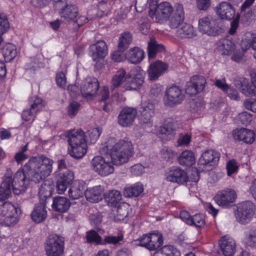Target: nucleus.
I'll return each mask as SVG.
<instances>
[{"label":"nucleus","mask_w":256,"mask_h":256,"mask_svg":"<svg viewBox=\"0 0 256 256\" xmlns=\"http://www.w3.org/2000/svg\"><path fill=\"white\" fill-rule=\"evenodd\" d=\"M242 242L246 248H256V227L250 228L244 232Z\"/></svg>","instance_id":"nucleus-28"},{"label":"nucleus","mask_w":256,"mask_h":256,"mask_svg":"<svg viewBox=\"0 0 256 256\" xmlns=\"http://www.w3.org/2000/svg\"><path fill=\"white\" fill-rule=\"evenodd\" d=\"M148 56L149 59L154 58L158 52H162L164 50V46L158 44L154 38H151L148 42Z\"/></svg>","instance_id":"nucleus-36"},{"label":"nucleus","mask_w":256,"mask_h":256,"mask_svg":"<svg viewBox=\"0 0 256 256\" xmlns=\"http://www.w3.org/2000/svg\"><path fill=\"white\" fill-rule=\"evenodd\" d=\"M71 203L66 197L56 196L53 198L52 204V209L60 213L66 212L70 208Z\"/></svg>","instance_id":"nucleus-24"},{"label":"nucleus","mask_w":256,"mask_h":256,"mask_svg":"<svg viewBox=\"0 0 256 256\" xmlns=\"http://www.w3.org/2000/svg\"><path fill=\"white\" fill-rule=\"evenodd\" d=\"M124 240V235L122 233H118L116 236H106L103 240L102 245L113 244L116 245Z\"/></svg>","instance_id":"nucleus-47"},{"label":"nucleus","mask_w":256,"mask_h":256,"mask_svg":"<svg viewBox=\"0 0 256 256\" xmlns=\"http://www.w3.org/2000/svg\"><path fill=\"white\" fill-rule=\"evenodd\" d=\"M206 83V80L203 76H194L186 83V92L190 96L200 93L204 90Z\"/></svg>","instance_id":"nucleus-15"},{"label":"nucleus","mask_w":256,"mask_h":256,"mask_svg":"<svg viewBox=\"0 0 256 256\" xmlns=\"http://www.w3.org/2000/svg\"><path fill=\"white\" fill-rule=\"evenodd\" d=\"M126 58L132 64H138L144 58V52L138 47L130 48L126 53Z\"/></svg>","instance_id":"nucleus-30"},{"label":"nucleus","mask_w":256,"mask_h":256,"mask_svg":"<svg viewBox=\"0 0 256 256\" xmlns=\"http://www.w3.org/2000/svg\"><path fill=\"white\" fill-rule=\"evenodd\" d=\"M68 140L71 148L69 154L76 158H82L87 152V143L84 132L81 130H72L68 132Z\"/></svg>","instance_id":"nucleus-3"},{"label":"nucleus","mask_w":256,"mask_h":256,"mask_svg":"<svg viewBox=\"0 0 256 256\" xmlns=\"http://www.w3.org/2000/svg\"><path fill=\"white\" fill-rule=\"evenodd\" d=\"M218 50L222 55H229L235 48L234 42L228 39H224L218 43Z\"/></svg>","instance_id":"nucleus-31"},{"label":"nucleus","mask_w":256,"mask_h":256,"mask_svg":"<svg viewBox=\"0 0 256 256\" xmlns=\"http://www.w3.org/2000/svg\"><path fill=\"white\" fill-rule=\"evenodd\" d=\"M104 189L100 185L88 188L84 194L88 200L91 202H98L102 198Z\"/></svg>","instance_id":"nucleus-25"},{"label":"nucleus","mask_w":256,"mask_h":256,"mask_svg":"<svg viewBox=\"0 0 256 256\" xmlns=\"http://www.w3.org/2000/svg\"><path fill=\"white\" fill-rule=\"evenodd\" d=\"M44 247L47 256H62L64 252V238L57 235H50L46 240Z\"/></svg>","instance_id":"nucleus-7"},{"label":"nucleus","mask_w":256,"mask_h":256,"mask_svg":"<svg viewBox=\"0 0 256 256\" xmlns=\"http://www.w3.org/2000/svg\"><path fill=\"white\" fill-rule=\"evenodd\" d=\"M250 17H236L232 20L230 22V28L228 30V33L230 35L234 34L238 26V24L240 22L244 26L249 25L250 23Z\"/></svg>","instance_id":"nucleus-42"},{"label":"nucleus","mask_w":256,"mask_h":256,"mask_svg":"<svg viewBox=\"0 0 256 256\" xmlns=\"http://www.w3.org/2000/svg\"><path fill=\"white\" fill-rule=\"evenodd\" d=\"M163 244V238L162 234L158 232L150 233V240L148 244V249L150 250H156Z\"/></svg>","instance_id":"nucleus-38"},{"label":"nucleus","mask_w":256,"mask_h":256,"mask_svg":"<svg viewBox=\"0 0 256 256\" xmlns=\"http://www.w3.org/2000/svg\"><path fill=\"white\" fill-rule=\"evenodd\" d=\"M2 54L6 62H10L17 54L16 46L10 43L6 44L2 49Z\"/></svg>","instance_id":"nucleus-40"},{"label":"nucleus","mask_w":256,"mask_h":256,"mask_svg":"<svg viewBox=\"0 0 256 256\" xmlns=\"http://www.w3.org/2000/svg\"><path fill=\"white\" fill-rule=\"evenodd\" d=\"M80 107V104L76 102H71L68 106L67 112L70 118L74 117L78 113Z\"/></svg>","instance_id":"nucleus-55"},{"label":"nucleus","mask_w":256,"mask_h":256,"mask_svg":"<svg viewBox=\"0 0 256 256\" xmlns=\"http://www.w3.org/2000/svg\"><path fill=\"white\" fill-rule=\"evenodd\" d=\"M176 34L182 38H190L196 36V31L192 24L184 22L176 30Z\"/></svg>","instance_id":"nucleus-27"},{"label":"nucleus","mask_w":256,"mask_h":256,"mask_svg":"<svg viewBox=\"0 0 256 256\" xmlns=\"http://www.w3.org/2000/svg\"><path fill=\"white\" fill-rule=\"evenodd\" d=\"M92 50L90 56L94 62L104 58L108 54L106 43L104 40H98L90 46Z\"/></svg>","instance_id":"nucleus-20"},{"label":"nucleus","mask_w":256,"mask_h":256,"mask_svg":"<svg viewBox=\"0 0 256 256\" xmlns=\"http://www.w3.org/2000/svg\"><path fill=\"white\" fill-rule=\"evenodd\" d=\"M128 212L125 208L118 206L117 209V214L114 217L116 221H120L124 220L127 216Z\"/></svg>","instance_id":"nucleus-63"},{"label":"nucleus","mask_w":256,"mask_h":256,"mask_svg":"<svg viewBox=\"0 0 256 256\" xmlns=\"http://www.w3.org/2000/svg\"><path fill=\"white\" fill-rule=\"evenodd\" d=\"M191 140V136L188 134H180L178 139V146H187Z\"/></svg>","instance_id":"nucleus-62"},{"label":"nucleus","mask_w":256,"mask_h":256,"mask_svg":"<svg viewBox=\"0 0 256 256\" xmlns=\"http://www.w3.org/2000/svg\"><path fill=\"white\" fill-rule=\"evenodd\" d=\"M205 220L204 216L200 214H196L192 218V223L190 226H194L197 228H202L204 226Z\"/></svg>","instance_id":"nucleus-54"},{"label":"nucleus","mask_w":256,"mask_h":256,"mask_svg":"<svg viewBox=\"0 0 256 256\" xmlns=\"http://www.w3.org/2000/svg\"><path fill=\"white\" fill-rule=\"evenodd\" d=\"M59 14L63 16H77L78 10L74 5H66V2L62 7H60L57 10Z\"/></svg>","instance_id":"nucleus-43"},{"label":"nucleus","mask_w":256,"mask_h":256,"mask_svg":"<svg viewBox=\"0 0 256 256\" xmlns=\"http://www.w3.org/2000/svg\"><path fill=\"white\" fill-rule=\"evenodd\" d=\"M168 25L171 28L178 29L184 22V17H168Z\"/></svg>","instance_id":"nucleus-53"},{"label":"nucleus","mask_w":256,"mask_h":256,"mask_svg":"<svg viewBox=\"0 0 256 256\" xmlns=\"http://www.w3.org/2000/svg\"><path fill=\"white\" fill-rule=\"evenodd\" d=\"M104 198L108 206L115 207L122 200V194L118 190H112L104 194Z\"/></svg>","instance_id":"nucleus-35"},{"label":"nucleus","mask_w":256,"mask_h":256,"mask_svg":"<svg viewBox=\"0 0 256 256\" xmlns=\"http://www.w3.org/2000/svg\"><path fill=\"white\" fill-rule=\"evenodd\" d=\"M176 126L170 120H168L162 126L160 127L159 132L167 136H173L175 134Z\"/></svg>","instance_id":"nucleus-46"},{"label":"nucleus","mask_w":256,"mask_h":256,"mask_svg":"<svg viewBox=\"0 0 256 256\" xmlns=\"http://www.w3.org/2000/svg\"><path fill=\"white\" fill-rule=\"evenodd\" d=\"M86 238L88 244L102 245V236L94 230H90L86 232Z\"/></svg>","instance_id":"nucleus-44"},{"label":"nucleus","mask_w":256,"mask_h":256,"mask_svg":"<svg viewBox=\"0 0 256 256\" xmlns=\"http://www.w3.org/2000/svg\"><path fill=\"white\" fill-rule=\"evenodd\" d=\"M138 114L137 110L132 107H126L122 109L118 116V122L124 128L132 125Z\"/></svg>","instance_id":"nucleus-17"},{"label":"nucleus","mask_w":256,"mask_h":256,"mask_svg":"<svg viewBox=\"0 0 256 256\" xmlns=\"http://www.w3.org/2000/svg\"><path fill=\"white\" fill-rule=\"evenodd\" d=\"M215 11L219 16H234L235 10L228 2H222L215 8Z\"/></svg>","instance_id":"nucleus-32"},{"label":"nucleus","mask_w":256,"mask_h":256,"mask_svg":"<svg viewBox=\"0 0 256 256\" xmlns=\"http://www.w3.org/2000/svg\"><path fill=\"white\" fill-rule=\"evenodd\" d=\"M154 110L155 106L152 102L149 100L142 102L138 108V112L140 114V120L144 124H152Z\"/></svg>","instance_id":"nucleus-19"},{"label":"nucleus","mask_w":256,"mask_h":256,"mask_svg":"<svg viewBox=\"0 0 256 256\" xmlns=\"http://www.w3.org/2000/svg\"><path fill=\"white\" fill-rule=\"evenodd\" d=\"M102 216L100 212L90 214L89 220L92 226L97 227L102 222Z\"/></svg>","instance_id":"nucleus-56"},{"label":"nucleus","mask_w":256,"mask_h":256,"mask_svg":"<svg viewBox=\"0 0 256 256\" xmlns=\"http://www.w3.org/2000/svg\"><path fill=\"white\" fill-rule=\"evenodd\" d=\"M238 168V162L232 159L230 160L226 164L227 174L230 176L232 174L236 172Z\"/></svg>","instance_id":"nucleus-57"},{"label":"nucleus","mask_w":256,"mask_h":256,"mask_svg":"<svg viewBox=\"0 0 256 256\" xmlns=\"http://www.w3.org/2000/svg\"><path fill=\"white\" fill-rule=\"evenodd\" d=\"M42 66V63L38 62L36 58H34L29 62H27L24 68L26 70L35 72L39 70Z\"/></svg>","instance_id":"nucleus-51"},{"label":"nucleus","mask_w":256,"mask_h":256,"mask_svg":"<svg viewBox=\"0 0 256 256\" xmlns=\"http://www.w3.org/2000/svg\"><path fill=\"white\" fill-rule=\"evenodd\" d=\"M254 35L250 32H246L241 42V48L244 51H246L250 47L252 48Z\"/></svg>","instance_id":"nucleus-48"},{"label":"nucleus","mask_w":256,"mask_h":256,"mask_svg":"<svg viewBox=\"0 0 256 256\" xmlns=\"http://www.w3.org/2000/svg\"><path fill=\"white\" fill-rule=\"evenodd\" d=\"M224 17H202L198 20V30L202 34L215 36L224 32Z\"/></svg>","instance_id":"nucleus-4"},{"label":"nucleus","mask_w":256,"mask_h":256,"mask_svg":"<svg viewBox=\"0 0 256 256\" xmlns=\"http://www.w3.org/2000/svg\"><path fill=\"white\" fill-rule=\"evenodd\" d=\"M56 80L57 85L62 88H64L66 83V78L64 73L62 72L56 74Z\"/></svg>","instance_id":"nucleus-59"},{"label":"nucleus","mask_w":256,"mask_h":256,"mask_svg":"<svg viewBox=\"0 0 256 256\" xmlns=\"http://www.w3.org/2000/svg\"><path fill=\"white\" fill-rule=\"evenodd\" d=\"M168 64L160 60H156L151 64L148 70V76L150 80L158 79L167 70Z\"/></svg>","instance_id":"nucleus-21"},{"label":"nucleus","mask_w":256,"mask_h":256,"mask_svg":"<svg viewBox=\"0 0 256 256\" xmlns=\"http://www.w3.org/2000/svg\"><path fill=\"white\" fill-rule=\"evenodd\" d=\"M144 167L140 164H136L130 168V172L134 176H140L144 172Z\"/></svg>","instance_id":"nucleus-64"},{"label":"nucleus","mask_w":256,"mask_h":256,"mask_svg":"<svg viewBox=\"0 0 256 256\" xmlns=\"http://www.w3.org/2000/svg\"><path fill=\"white\" fill-rule=\"evenodd\" d=\"M144 80V72L140 68H136V70L132 71L130 76H128L123 88L126 90H136L142 86Z\"/></svg>","instance_id":"nucleus-12"},{"label":"nucleus","mask_w":256,"mask_h":256,"mask_svg":"<svg viewBox=\"0 0 256 256\" xmlns=\"http://www.w3.org/2000/svg\"><path fill=\"white\" fill-rule=\"evenodd\" d=\"M132 40V36L128 32L121 34L118 44V49L120 52H124L128 48Z\"/></svg>","instance_id":"nucleus-45"},{"label":"nucleus","mask_w":256,"mask_h":256,"mask_svg":"<svg viewBox=\"0 0 256 256\" xmlns=\"http://www.w3.org/2000/svg\"><path fill=\"white\" fill-rule=\"evenodd\" d=\"M179 164L183 166H192L196 162L194 154L190 150L182 152L178 158Z\"/></svg>","instance_id":"nucleus-33"},{"label":"nucleus","mask_w":256,"mask_h":256,"mask_svg":"<svg viewBox=\"0 0 256 256\" xmlns=\"http://www.w3.org/2000/svg\"><path fill=\"white\" fill-rule=\"evenodd\" d=\"M20 210L10 202H4L0 206V224L12 227L16 225L20 218Z\"/></svg>","instance_id":"nucleus-5"},{"label":"nucleus","mask_w":256,"mask_h":256,"mask_svg":"<svg viewBox=\"0 0 256 256\" xmlns=\"http://www.w3.org/2000/svg\"><path fill=\"white\" fill-rule=\"evenodd\" d=\"M233 137L235 140L242 141L246 144H252L254 140V134L246 128L236 130L233 132Z\"/></svg>","instance_id":"nucleus-23"},{"label":"nucleus","mask_w":256,"mask_h":256,"mask_svg":"<svg viewBox=\"0 0 256 256\" xmlns=\"http://www.w3.org/2000/svg\"><path fill=\"white\" fill-rule=\"evenodd\" d=\"M85 191L84 184L83 182L75 180L70 188L68 193L70 198L77 200L82 197Z\"/></svg>","instance_id":"nucleus-26"},{"label":"nucleus","mask_w":256,"mask_h":256,"mask_svg":"<svg viewBox=\"0 0 256 256\" xmlns=\"http://www.w3.org/2000/svg\"><path fill=\"white\" fill-rule=\"evenodd\" d=\"M150 16L163 15L169 16L173 11L172 5L167 2H164L157 4L156 1L152 0L150 2Z\"/></svg>","instance_id":"nucleus-18"},{"label":"nucleus","mask_w":256,"mask_h":256,"mask_svg":"<svg viewBox=\"0 0 256 256\" xmlns=\"http://www.w3.org/2000/svg\"><path fill=\"white\" fill-rule=\"evenodd\" d=\"M204 104L200 98L192 99L190 102V110L194 113L202 111L204 108Z\"/></svg>","instance_id":"nucleus-49"},{"label":"nucleus","mask_w":256,"mask_h":256,"mask_svg":"<svg viewBox=\"0 0 256 256\" xmlns=\"http://www.w3.org/2000/svg\"><path fill=\"white\" fill-rule=\"evenodd\" d=\"M245 108L256 113V99L248 98L244 102Z\"/></svg>","instance_id":"nucleus-61"},{"label":"nucleus","mask_w":256,"mask_h":256,"mask_svg":"<svg viewBox=\"0 0 256 256\" xmlns=\"http://www.w3.org/2000/svg\"><path fill=\"white\" fill-rule=\"evenodd\" d=\"M236 196L234 190L228 188L218 192L214 196V200L219 206L228 208L235 202Z\"/></svg>","instance_id":"nucleus-13"},{"label":"nucleus","mask_w":256,"mask_h":256,"mask_svg":"<svg viewBox=\"0 0 256 256\" xmlns=\"http://www.w3.org/2000/svg\"><path fill=\"white\" fill-rule=\"evenodd\" d=\"M165 178L168 182L179 184H186L188 180L186 172L177 166H172L167 170L165 172Z\"/></svg>","instance_id":"nucleus-14"},{"label":"nucleus","mask_w":256,"mask_h":256,"mask_svg":"<svg viewBox=\"0 0 256 256\" xmlns=\"http://www.w3.org/2000/svg\"><path fill=\"white\" fill-rule=\"evenodd\" d=\"M127 78L126 71L122 68L120 69L112 78L111 80L112 88H115L120 86H122L123 87Z\"/></svg>","instance_id":"nucleus-37"},{"label":"nucleus","mask_w":256,"mask_h":256,"mask_svg":"<svg viewBox=\"0 0 256 256\" xmlns=\"http://www.w3.org/2000/svg\"><path fill=\"white\" fill-rule=\"evenodd\" d=\"M256 206L250 201H246L239 204L234 212L236 220L240 224H249L256 214Z\"/></svg>","instance_id":"nucleus-6"},{"label":"nucleus","mask_w":256,"mask_h":256,"mask_svg":"<svg viewBox=\"0 0 256 256\" xmlns=\"http://www.w3.org/2000/svg\"><path fill=\"white\" fill-rule=\"evenodd\" d=\"M53 186L49 182H46L42 184L39 188L38 196L40 198L43 200L42 203L46 204L47 200L52 195Z\"/></svg>","instance_id":"nucleus-34"},{"label":"nucleus","mask_w":256,"mask_h":256,"mask_svg":"<svg viewBox=\"0 0 256 256\" xmlns=\"http://www.w3.org/2000/svg\"><path fill=\"white\" fill-rule=\"evenodd\" d=\"M132 145L128 140H118L110 138L100 146L102 154H109L114 165L120 166L127 162L132 155Z\"/></svg>","instance_id":"nucleus-2"},{"label":"nucleus","mask_w":256,"mask_h":256,"mask_svg":"<svg viewBox=\"0 0 256 256\" xmlns=\"http://www.w3.org/2000/svg\"><path fill=\"white\" fill-rule=\"evenodd\" d=\"M30 102V108L26 109L22 112V118L24 121L32 123L35 119L37 112L44 108V104L42 100L38 96L31 98Z\"/></svg>","instance_id":"nucleus-11"},{"label":"nucleus","mask_w":256,"mask_h":256,"mask_svg":"<svg viewBox=\"0 0 256 256\" xmlns=\"http://www.w3.org/2000/svg\"><path fill=\"white\" fill-rule=\"evenodd\" d=\"M220 246L224 256H232L236 251L234 240L228 236H223L220 241Z\"/></svg>","instance_id":"nucleus-22"},{"label":"nucleus","mask_w":256,"mask_h":256,"mask_svg":"<svg viewBox=\"0 0 256 256\" xmlns=\"http://www.w3.org/2000/svg\"><path fill=\"white\" fill-rule=\"evenodd\" d=\"M88 134L90 140V142L95 143L98 139L101 134V131L98 128H93L88 130Z\"/></svg>","instance_id":"nucleus-58"},{"label":"nucleus","mask_w":256,"mask_h":256,"mask_svg":"<svg viewBox=\"0 0 256 256\" xmlns=\"http://www.w3.org/2000/svg\"><path fill=\"white\" fill-rule=\"evenodd\" d=\"M184 94L179 86L172 85L167 87L164 91L163 102L165 106L173 108L182 102Z\"/></svg>","instance_id":"nucleus-8"},{"label":"nucleus","mask_w":256,"mask_h":256,"mask_svg":"<svg viewBox=\"0 0 256 256\" xmlns=\"http://www.w3.org/2000/svg\"><path fill=\"white\" fill-rule=\"evenodd\" d=\"M180 252L171 245L164 246L156 252L154 256H180Z\"/></svg>","instance_id":"nucleus-41"},{"label":"nucleus","mask_w":256,"mask_h":256,"mask_svg":"<svg viewBox=\"0 0 256 256\" xmlns=\"http://www.w3.org/2000/svg\"><path fill=\"white\" fill-rule=\"evenodd\" d=\"M52 160L42 154L31 157L12 176V172L8 170L0 186V201H4L12 196V191L16 195L24 192L30 181L39 183L52 172Z\"/></svg>","instance_id":"nucleus-1"},{"label":"nucleus","mask_w":256,"mask_h":256,"mask_svg":"<svg viewBox=\"0 0 256 256\" xmlns=\"http://www.w3.org/2000/svg\"><path fill=\"white\" fill-rule=\"evenodd\" d=\"M219 152L212 150L204 152L198 160V168L201 172H207L213 168L220 160Z\"/></svg>","instance_id":"nucleus-10"},{"label":"nucleus","mask_w":256,"mask_h":256,"mask_svg":"<svg viewBox=\"0 0 256 256\" xmlns=\"http://www.w3.org/2000/svg\"><path fill=\"white\" fill-rule=\"evenodd\" d=\"M74 179V174L73 172L70 170H66L62 173L60 174V176L58 180L64 182V183L70 184Z\"/></svg>","instance_id":"nucleus-52"},{"label":"nucleus","mask_w":256,"mask_h":256,"mask_svg":"<svg viewBox=\"0 0 256 256\" xmlns=\"http://www.w3.org/2000/svg\"><path fill=\"white\" fill-rule=\"evenodd\" d=\"M144 191L142 184L137 182L132 186L126 188L124 190V195L127 198L137 197Z\"/></svg>","instance_id":"nucleus-39"},{"label":"nucleus","mask_w":256,"mask_h":256,"mask_svg":"<svg viewBox=\"0 0 256 256\" xmlns=\"http://www.w3.org/2000/svg\"><path fill=\"white\" fill-rule=\"evenodd\" d=\"M44 203L36 205L32 212L31 214L32 220L36 223H40L44 221L46 218L47 211Z\"/></svg>","instance_id":"nucleus-29"},{"label":"nucleus","mask_w":256,"mask_h":256,"mask_svg":"<svg viewBox=\"0 0 256 256\" xmlns=\"http://www.w3.org/2000/svg\"><path fill=\"white\" fill-rule=\"evenodd\" d=\"M99 88V82L95 78H88L80 85V92L83 97L91 99L96 96Z\"/></svg>","instance_id":"nucleus-16"},{"label":"nucleus","mask_w":256,"mask_h":256,"mask_svg":"<svg viewBox=\"0 0 256 256\" xmlns=\"http://www.w3.org/2000/svg\"><path fill=\"white\" fill-rule=\"evenodd\" d=\"M92 170L102 177L112 174L114 168L112 160H106L100 156H96L91 160Z\"/></svg>","instance_id":"nucleus-9"},{"label":"nucleus","mask_w":256,"mask_h":256,"mask_svg":"<svg viewBox=\"0 0 256 256\" xmlns=\"http://www.w3.org/2000/svg\"><path fill=\"white\" fill-rule=\"evenodd\" d=\"M238 118L243 124H248L252 120V114L247 112H243L240 114Z\"/></svg>","instance_id":"nucleus-60"},{"label":"nucleus","mask_w":256,"mask_h":256,"mask_svg":"<svg viewBox=\"0 0 256 256\" xmlns=\"http://www.w3.org/2000/svg\"><path fill=\"white\" fill-rule=\"evenodd\" d=\"M92 20V18L88 19V17H74L70 18V24L73 26L75 30H78L82 26L84 22H86L88 20Z\"/></svg>","instance_id":"nucleus-50"}]
</instances>
